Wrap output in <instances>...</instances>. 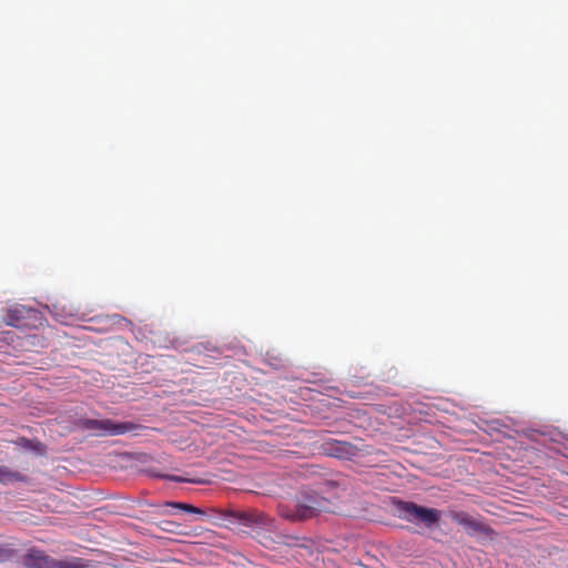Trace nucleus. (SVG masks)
I'll return each instance as SVG.
<instances>
[{
  "label": "nucleus",
  "mask_w": 568,
  "mask_h": 568,
  "mask_svg": "<svg viewBox=\"0 0 568 568\" xmlns=\"http://www.w3.org/2000/svg\"><path fill=\"white\" fill-rule=\"evenodd\" d=\"M82 426L87 430H92L99 436H118L126 433L139 435L144 426L132 422H114L112 419H84Z\"/></svg>",
  "instance_id": "3"
},
{
  "label": "nucleus",
  "mask_w": 568,
  "mask_h": 568,
  "mask_svg": "<svg viewBox=\"0 0 568 568\" xmlns=\"http://www.w3.org/2000/svg\"><path fill=\"white\" fill-rule=\"evenodd\" d=\"M53 316L55 317V320L62 324H69L70 321L73 320L74 317V314L73 313H68V314H62L59 312L57 305L53 306Z\"/></svg>",
  "instance_id": "11"
},
{
  "label": "nucleus",
  "mask_w": 568,
  "mask_h": 568,
  "mask_svg": "<svg viewBox=\"0 0 568 568\" xmlns=\"http://www.w3.org/2000/svg\"><path fill=\"white\" fill-rule=\"evenodd\" d=\"M27 312L28 310H26L22 306L12 307L8 310L4 321L10 326L20 327L22 325V321L24 320Z\"/></svg>",
  "instance_id": "7"
},
{
  "label": "nucleus",
  "mask_w": 568,
  "mask_h": 568,
  "mask_svg": "<svg viewBox=\"0 0 568 568\" xmlns=\"http://www.w3.org/2000/svg\"><path fill=\"white\" fill-rule=\"evenodd\" d=\"M62 562V560H55L38 549H30L23 557L26 568H60Z\"/></svg>",
  "instance_id": "4"
},
{
  "label": "nucleus",
  "mask_w": 568,
  "mask_h": 568,
  "mask_svg": "<svg viewBox=\"0 0 568 568\" xmlns=\"http://www.w3.org/2000/svg\"><path fill=\"white\" fill-rule=\"evenodd\" d=\"M60 568H83V567L68 562V561H63L62 565L60 566Z\"/></svg>",
  "instance_id": "15"
},
{
  "label": "nucleus",
  "mask_w": 568,
  "mask_h": 568,
  "mask_svg": "<svg viewBox=\"0 0 568 568\" xmlns=\"http://www.w3.org/2000/svg\"><path fill=\"white\" fill-rule=\"evenodd\" d=\"M240 519L241 521L245 525V526H253V525H258V526H262V525H266L268 518L266 515L264 514H242L240 516Z\"/></svg>",
  "instance_id": "9"
},
{
  "label": "nucleus",
  "mask_w": 568,
  "mask_h": 568,
  "mask_svg": "<svg viewBox=\"0 0 568 568\" xmlns=\"http://www.w3.org/2000/svg\"><path fill=\"white\" fill-rule=\"evenodd\" d=\"M398 516L410 523H423L426 527H433L438 524L440 510L419 506L413 501H395Z\"/></svg>",
  "instance_id": "2"
},
{
  "label": "nucleus",
  "mask_w": 568,
  "mask_h": 568,
  "mask_svg": "<svg viewBox=\"0 0 568 568\" xmlns=\"http://www.w3.org/2000/svg\"><path fill=\"white\" fill-rule=\"evenodd\" d=\"M13 556V550L0 545V562L9 560Z\"/></svg>",
  "instance_id": "12"
},
{
  "label": "nucleus",
  "mask_w": 568,
  "mask_h": 568,
  "mask_svg": "<svg viewBox=\"0 0 568 568\" xmlns=\"http://www.w3.org/2000/svg\"><path fill=\"white\" fill-rule=\"evenodd\" d=\"M21 480H23V477L19 473L9 469L7 466L0 465V483L1 484L21 481Z\"/></svg>",
  "instance_id": "10"
},
{
  "label": "nucleus",
  "mask_w": 568,
  "mask_h": 568,
  "mask_svg": "<svg viewBox=\"0 0 568 568\" xmlns=\"http://www.w3.org/2000/svg\"><path fill=\"white\" fill-rule=\"evenodd\" d=\"M327 500L317 494H306L298 499L294 509L281 508V515L290 520H306L326 510Z\"/></svg>",
  "instance_id": "1"
},
{
  "label": "nucleus",
  "mask_w": 568,
  "mask_h": 568,
  "mask_svg": "<svg viewBox=\"0 0 568 568\" xmlns=\"http://www.w3.org/2000/svg\"><path fill=\"white\" fill-rule=\"evenodd\" d=\"M450 518L454 523L465 527L470 532L481 534L485 536H491L494 534V530L489 526L479 520L474 519L467 513L455 511L450 515Z\"/></svg>",
  "instance_id": "5"
},
{
  "label": "nucleus",
  "mask_w": 568,
  "mask_h": 568,
  "mask_svg": "<svg viewBox=\"0 0 568 568\" xmlns=\"http://www.w3.org/2000/svg\"><path fill=\"white\" fill-rule=\"evenodd\" d=\"M22 442L24 443V447L33 448V449H37L39 452L43 450V446L39 442L33 443V442H31L29 439H26V438H23Z\"/></svg>",
  "instance_id": "13"
},
{
  "label": "nucleus",
  "mask_w": 568,
  "mask_h": 568,
  "mask_svg": "<svg viewBox=\"0 0 568 568\" xmlns=\"http://www.w3.org/2000/svg\"><path fill=\"white\" fill-rule=\"evenodd\" d=\"M163 478L172 480V481H176V483H184V481H187V483H199L197 480L186 479V478H183V477H180V476H175V475H165V476H163Z\"/></svg>",
  "instance_id": "14"
},
{
  "label": "nucleus",
  "mask_w": 568,
  "mask_h": 568,
  "mask_svg": "<svg viewBox=\"0 0 568 568\" xmlns=\"http://www.w3.org/2000/svg\"><path fill=\"white\" fill-rule=\"evenodd\" d=\"M349 444L346 442H339V440H327L323 444L324 452L334 457L342 458L349 452Z\"/></svg>",
  "instance_id": "6"
},
{
  "label": "nucleus",
  "mask_w": 568,
  "mask_h": 568,
  "mask_svg": "<svg viewBox=\"0 0 568 568\" xmlns=\"http://www.w3.org/2000/svg\"><path fill=\"white\" fill-rule=\"evenodd\" d=\"M163 507H170V508H173V509L183 510L185 513L194 514V515H201V516L205 515L204 510H202L201 508H197V507H195V506H193L191 504H185V503L165 501L163 504Z\"/></svg>",
  "instance_id": "8"
}]
</instances>
